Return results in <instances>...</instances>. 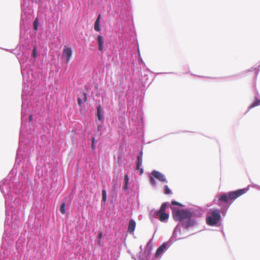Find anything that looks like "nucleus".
I'll list each match as a JSON object with an SVG mask.
<instances>
[{
    "mask_svg": "<svg viewBox=\"0 0 260 260\" xmlns=\"http://www.w3.org/2000/svg\"><path fill=\"white\" fill-rule=\"evenodd\" d=\"M167 246V243H164L161 245H160L156 250L155 253L156 257L159 256L166 249Z\"/></svg>",
    "mask_w": 260,
    "mask_h": 260,
    "instance_id": "obj_9",
    "label": "nucleus"
},
{
    "mask_svg": "<svg viewBox=\"0 0 260 260\" xmlns=\"http://www.w3.org/2000/svg\"><path fill=\"white\" fill-rule=\"evenodd\" d=\"M78 104L81 107L82 106V101L80 98H78Z\"/></svg>",
    "mask_w": 260,
    "mask_h": 260,
    "instance_id": "obj_23",
    "label": "nucleus"
},
{
    "mask_svg": "<svg viewBox=\"0 0 260 260\" xmlns=\"http://www.w3.org/2000/svg\"><path fill=\"white\" fill-rule=\"evenodd\" d=\"M142 152H141L140 155L137 156L136 166V169L139 170L140 175H142L143 173V169L140 168L142 164Z\"/></svg>",
    "mask_w": 260,
    "mask_h": 260,
    "instance_id": "obj_8",
    "label": "nucleus"
},
{
    "mask_svg": "<svg viewBox=\"0 0 260 260\" xmlns=\"http://www.w3.org/2000/svg\"><path fill=\"white\" fill-rule=\"evenodd\" d=\"M98 244L99 245H101V242L100 239H99V240L98 241Z\"/></svg>",
    "mask_w": 260,
    "mask_h": 260,
    "instance_id": "obj_29",
    "label": "nucleus"
},
{
    "mask_svg": "<svg viewBox=\"0 0 260 260\" xmlns=\"http://www.w3.org/2000/svg\"><path fill=\"white\" fill-rule=\"evenodd\" d=\"M94 29L96 31H100L101 30L100 22L95 21Z\"/></svg>",
    "mask_w": 260,
    "mask_h": 260,
    "instance_id": "obj_14",
    "label": "nucleus"
},
{
    "mask_svg": "<svg viewBox=\"0 0 260 260\" xmlns=\"http://www.w3.org/2000/svg\"><path fill=\"white\" fill-rule=\"evenodd\" d=\"M83 95H84V101L85 102H86L87 100V93L85 92H84Z\"/></svg>",
    "mask_w": 260,
    "mask_h": 260,
    "instance_id": "obj_22",
    "label": "nucleus"
},
{
    "mask_svg": "<svg viewBox=\"0 0 260 260\" xmlns=\"http://www.w3.org/2000/svg\"><path fill=\"white\" fill-rule=\"evenodd\" d=\"M167 207V203H164L161 205L159 210L156 212V215L158 216V218L160 221H165L169 217V214L165 212Z\"/></svg>",
    "mask_w": 260,
    "mask_h": 260,
    "instance_id": "obj_3",
    "label": "nucleus"
},
{
    "mask_svg": "<svg viewBox=\"0 0 260 260\" xmlns=\"http://www.w3.org/2000/svg\"><path fill=\"white\" fill-rule=\"evenodd\" d=\"M171 191L170 189V188H169L168 186L165 185L164 186V193L166 194H168L171 193Z\"/></svg>",
    "mask_w": 260,
    "mask_h": 260,
    "instance_id": "obj_18",
    "label": "nucleus"
},
{
    "mask_svg": "<svg viewBox=\"0 0 260 260\" xmlns=\"http://www.w3.org/2000/svg\"><path fill=\"white\" fill-rule=\"evenodd\" d=\"M260 104V100L258 99H256L250 106L249 109H252L258 105Z\"/></svg>",
    "mask_w": 260,
    "mask_h": 260,
    "instance_id": "obj_12",
    "label": "nucleus"
},
{
    "mask_svg": "<svg viewBox=\"0 0 260 260\" xmlns=\"http://www.w3.org/2000/svg\"><path fill=\"white\" fill-rule=\"evenodd\" d=\"M97 42L99 45V50L102 51L103 50V44L104 39L101 35H99L97 37Z\"/></svg>",
    "mask_w": 260,
    "mask_h": 260,
    "instance_id": "obj_10",
    "label": "nucleus"
},
{
    "mask_svg": "<svg viewBox=\"0 0 260 260\" xmlns=\"http://www.w3.org/2000/svg\"><path fill=\"white\" fill-rule=\"evenodd\" d=\"M248 189L246 188H243L238 189L234 191H231L228 193L229 198L230 201L236 200L237 198L241 196V195L245 193L247 191Z\"/></svg>",
    "mask_w": 260,
    "mask_h": 260,
    "instance_id": "obj_4",
    "label": "nucleus"
},
{
    "mask_svg": "<svg viewBox=\"0 0 260 260\" xmlns=\"http://www.w3.org/2000/svg\"><path fill=\"white\" fill-rule=\"evenodd\" d=\"M220 218L221 215L219 210L215 209L206 215V221L208 225L214 226L219 222Z\"/></svg>",
    "mask_w": 260,
    "mask_h": 260,
    "instance_id": "obj_2",
    "label": "nucleus"
},
{
    "mask_svg": "<svg viewBox=\"0 0 260 260\" xmlns=\"http://www.w3.org/2000/svg\"><path fill=\"white\" fill-rule=\"evenodd\" d=\"M39 23V19L38 18H36L33 23L34 28L35 30H37L38 29Z\"/></svg>",
    "mask_w": 260,
    "mask_h": 260,
    "instance_id": "obj_15",
    "label": "nucleus"
},
{
    "mask_svg": "<svg viewBox=\"0 0 260 260\" xmlns=\"http://www.w3.org/2000/svg\"><path fill=\"white\" fill-rule=\"evenodd\" d=\"M217 198L218 199L219 203L218 205L222 206L223 205H227L230 201L228 193H223L218 195Z\"/></svg>",
    "mask_w": 260,
    "mask_h": 260,
    "instance_id": "obj_5",
    "label": "nucleus"
},
{
    "mask_svg": "<svg viewBox=\"0 0 260 260\" xmlns=\"http://www.w3.org/2000/svg\"><path fill=\"white\" fill-rule=\"evenodd\" d=\"M65 206V203H63L60 207V211L62 214H64L66 213Z\"/></svg>",
    "mask_w": 260,
    "mask_h": 260,
    "instance_id": "obj_17",
    "label": "nucleus"
},
{
    "mask_svg": "<svg viewBox=\"0 0 260 260\" xmlns=\"http://www.w3.org/2000/svg\"><path fill=\"white\" fill-rule=\"evenodd\" d=\"M102 201L104 202L107 201V193L105 189L102 190Z\"/></svg>",
    "mask_w": 260,
    "mask_h": 260,
    "instance_id": "obj_16",
    "label": "nucleus"
},
{
    "mask_svg": "<svg viewBox=\"0 0 260 260\" xmlns=\"http://www.w3.org/2000/svg\"><path fill=\"white\" fill-rule=\"evenodd\" d=\"M94 140H95V138H92V146H93V143L94 142Z\"/></svg>",
    "mask_w": 260,
    "mask_h": 260,
    "instance_id": "obj_30",
    "label": "nucleus"
},
{
    "mask_svg": "<svg viewBox=\"0 0 260 260\" xmlns=\"http://www.w3.org/2000/svg\"><path fill=\"white\" fill-rule=\"evenodd\" d=\"M32 56L35 58H36L37 57V54H36V46H35L33 48V50H32Z\"/></svg>",
    "mask_w": 260,
    "mask_h": 260,
    "instance_id": "obj_21",
    "label": "nucleus"
},
{
    "mask_svg": "<svg viewBox=\"0 0 260 260\" xmlns=\"http://www.w3.org/2000/svg\"><path fill=\"white\" fill-rule=\"evenodd\" d=\"M72 55V51L71 48L65 47L62 51V58H65L66 62L68 63Z\"/></svg>",
    "mask_w": 260,
    "mask_h": 260,
    "instance_id": "obj_6",
    "label": "nucleus"
},
{
    "mask_svg": "<svg viewBox=\"0 0 260 260\" xmlns=\"http://www.w3.org/2000/svg\"><path fill=\"white\" fill-rule=\"evenodd\" d=\"M136 226V222L133 220L131 219L128 223V232L130 233H132L134 232Z\"/></svg>",
    "mask_w": 260,
    "mask_h": 260,
    "instance_id": "obj_11",
    "label": "nucleus"
},
{
    "mask_svg": "<svg viewBox=\"0 0 260 260\" xmlns=\"http://www.w3.org/2000/svg\"><path fill=\"white\" fill-rule=\"evenodd\" d=\"M151 174L153 177L158 179L159 181L162 182H167V180L165 175L160 172L154 170L151 172Z\"/></svg>",
    "mask_w": 260,
    "mask_h": 260,
    "instance_id": "obj_7",
    "label": "nucleus"
},
{
    "mask_svg": "<svg viewBox=\"0 0 260 260\" xmlns=\"http://www.w3.org/2000/svg\"><path fill=\"white\" fill-rule=\"evenodd\" d=\"M124 189L126 190L128 188V182H125L124 186Z\"/></svg>",
    "mask_w": 260,
    "mask_h": 260,
    "instance_id": "obj_27",
    "label": "nucleus"
},
{
    "mask_svg": "<svg viewBox=\"0 0 260 260\" xmlns=\"http://www.w3.org/2000/svg\"><path fill=\"white\" fill-rule=\"evenodd\" d=\"M32 115H30L29 116V121H32Z\"/></svg>",
    "mask_w": 260,
    "mask_h": 260,
    "instance_id": "obj_28",
    "label": "nucleus"
},
{
    "mask_svg": "<svg viewBox=\"0 0 260 260\" xmlns=\"http://www.w3.org/2000/svg\"><path fill=\"white\" fill-rule=\"evenodd\" d=\"M149 179H150V182L151 184L153 185H155L156 181L154 179V177L151 175V176L149 177Z\"/></svg>",
    "mask_w": 260,
    "mask_h": 260,
    "instance_id": "obj_19",
    "label": "nucleus"
},
{
    "mask_svg": "<svg viewBox=\"0 0 260 260\" xmlns=\"http://www.w3.org/2000/svg\"><path fill=\"white\" fill-rule=\"evenodd\" d=\"M103 237V234L102 232H99L98 234V239H101Z\"/></svg>",
    "mask_w": 260,
    "mask_h": 260,
    "instance_id": "obj_25",
    "label": "nucleus"
},
{
    "mask_svg": "<svg viewBox=\"0 0 260 260\" xmlns=\"http://www.w3.org/2000/svg\"><path fill=\"white\" fill-rule=\"evenodd\" d=\"M100 20H101V14H99L95 20V22H100Z\"/></svg>",
    "mask_w": 260,
    "mask_h": 260,
    "instance_id": "obj_26",
    "label": "nucleus"
},
{
    "mask_svg": "<svg viewBox=\"0 0 260 260\" xmlns=\"http://www.w3.org/2000/svg\"><path fill=\"white\" fill-rule=\"evenodd\" d=\"M100 128H101V126H99L98 127V131H100Z\"/></svg>",
    "mask_w": 260,
    "mask_h": 260,
    "instance_id": "obj_31",
    "label": "nucleus"
},
{
    "mask_svg": "<svg viewBox=\"0 0 260 260\" xmlns=\"http://www.w3.org/2000/svg\"><path fill=\"white\" fill-rule=\"evenodd\" d=\"M124 182H128V177L127 175H125L124 176Z\"/></svg>",
    "mask_w": 260,
    "mask_h": 260,
    "instance_id": "obj_24",
    "label": "nucleus"
},
{
    "mask_svg": "<svg viewBox=\"0 0 260 260\" xmlns=\"http://www.w3.org/2000/svg\"><path fill=\"white\" fill-rule=\"evenodd\" d=\"M171 203L173 205H177V206H181V207L183 206V205L181 204H180V203L177 202L175 201H172Z\"/></svg>",
    "mask_w": 260,
    "mask_h": 260,
    "instance_id": "obj_20",
    "label": "nucleus"
},
{
    "mask_svg": "<svg viewBox=\"0 0 260 260\" xmlns=\"http://www.w3.org/2000/svg\"><path fill=\"white\" fill-rule=\"evenodd\" d=\"M173 217L175 221H182L187 220L183 223V226L187 229L195 224V221L191 219L192 213L188 210H179L172 208Z\"/></svg>",
    "mask_w": 260,
    "mask_h": 260,
    "instance_id": "obj_1",
    "label": "nucleus"
},
{
    "mask_svg": "<svg viewBox=\"0 0 260 260\" xmlns=\"http://www.w3.org/2000/svg\"><path fill=\"white\" fill-rule=\"evenodd\" d=\"M102 109L101 106H98L97 107V116L99 120H102V117L101 115Z\"/></svg>",
    "mask_w": 260,
    "mask_h": 260,
    "instance_id": "obj_13",
    "label": "nucleus"
}]
</instances>
